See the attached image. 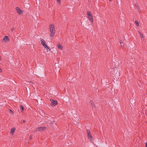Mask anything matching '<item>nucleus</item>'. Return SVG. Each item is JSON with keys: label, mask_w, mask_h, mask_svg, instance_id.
Returning <instances> with one entry per match:
<instances>
[{"label": "nucleus", "mask_w": 147, "mask_h": 147, "mask_svg": "<svg viewBox=\"0 0 147 147\" xmlns=\"http://www.w3.org/2000/svg\"><path fill=\"white\" fill-rule=\"evenodd\" d=\"M46 129V127H39L38 128H36L35 130V131H41L45 130Z\"/></svg>", "instance_id": "nucleus-3"}, {"label": "nucleus", "mask_w": 147, "mask_h": 147, "mask_svg": "<svg viewBox=\"0 0 147 147\" xmlns=\"http://www.w3.org/2000/svg\"><path fill=\"white\" fill-rule=\"evenodd\" d=\"M15 128H11L10 133L11 134V135H13L14 134V133L15 131Z\"/></svg>", "instance_id": "nucleus-10"}, {"label": "nucleus", "mask_w": 147, "mask_h": 147, "mask_svg": "<svg viewBox=\"0 0 147 147\" xmlns=\"http://www.w3.org/2000/svg\"><path fill=\"white\" fill-rule=\"evenodd\" d=\"M9 38L7 36H5L3 39V40L5 41V42H8L9 41Z\"/></svg>", "instance_id": "nucleus-6"}, {"label": "nucleus", "mask_w": 147, "mask_h": 147, "mask_svg": "<svg viewBox=\"0 0 147 147\" xmlns=\"http://www.w3.org/2000/svg\"><path fill=\"white\" fill-rule=\"evenodd\" d=\"M45 48L47 51V52H49L50 51V49H49V47L47 45L45 46L44 47Z\"/></svg>", "instance_id": "nucleus-11"}, {"label": "nucleus", "mask_w": 147, "mask_h": 147, "mask_svg": "<svg viewBox=\"0 0 147 147\" xmlns=\"http://www.w3.org/2000/svg\"><path fill=\"white\" fill-rule=\"evenodd\" d=\"M20 110L21 111H22L24 110V108H23V107L22 106V105L20 106Z\"/></svg>", "instance_id": "nucleus-13"}, {"label": "nucleus", "mask_w": 147, "mask_h": 147, "mask_svg": "<svg viewBox=\"0 0 147 147\" xmlns=\"http://www.w3.org/2000/svg\"><path fill=\"white\" fill-rule=\"evenodd\" d=\"M90 104L92 106H94V103L93 101H90Z\"/></svg>", "instance_id": "nucleus-15"}, {"label": "nucleus", "mask_w": 147, "mask_h": 147, "mask_svg": "<svg viewBox=\"0 0 147 147\" xmlns=\"http://www.w3.org/2000/svg\"><path fill=\"white\" fill-rule=\"evenodd\" d=\"M13 29H14V28H11V31H12L13 30Z\"/></svg>", "instance_id": "nucleus-21"}, {"label": "nucleus", "mask_w": 147, "mask_h": 147, "mask_svg": "<svg viewBox=\"0 0 147 147\" xmlns=\"http://www.w3.org/2000/svg\"><path fill=\"white\" fill-rule=\"evenodd\" d=\"M135 22L136 26H139V23L136 20Z\"/></svg>", "instance_id": "nucleus-14"}, {"label": "nucleus", "mask_w": 147, "mask_h": 147, "mask_svg": "<svg viewBox=\"0 0 147 147\" xmlns=\"http://www.w3.org/2000/svg\"><path fill=\"white\" fill-rule=\"evenodd\" d=\"M9 112H10V113H11L13 115L14 114V113H13V112L11 110H9Z\"/></svg>", "instance_id": "nucleus-18"}, {"label": "nucleus", "mask_w": 147, "mask_h": 147, "mask_svg": "<svg viewBox=\"0 0 147 147\" xmlns=\"http://www.w3.org/2000/svg\"><path fill=\"white\" fill-rule=\"evenodd\" d=\"M57 1L59 3H60V0H57Z\"/></svg>", "instance_id": "nucleus-20"}, {"label": "nucleus", "mask_w": 147, "mask_h": 147, "mask_svg": "<svg viewBox=\"0 0 147 147\" xmlns=\"http://www.w3.org/2000/svg\"><path fill=\"white\" fill-rule=\"evenodd\" d=\"M40 40L41 42V44L44 47H45V46L46 45L45 44V42L43 39L40 38Z\"/></svg>", "instance_id": "nucleus-7"}, {"label": "nucleus", "mask_w": 147, "mask_h": 147, "mask_svg": "<svg viewBox=\"0 0 147 147\" xmlns=\"http://www.w3.org/2000/svg\"><path fill=\"white\" fill-rule=\"evenodd\" d=\"M110 1H112V0H109Z\"/></svg>", "instance_id": "nucleus-25"}, {"label": "nucleus", "mask_w": 147, "mask_h": 147, "mask_svg": "<svg viewBox=\"0 0 147 147\" xmlns=\"http://www.w3.org/2000/svg\"><path fill=\"white\" fill-rule=\"evenodd\" d=\"M57 46L58 47L59 49L62 50L63 49V47L59 43H58Z\"/></svg>", "instance_id": "nucleus-8"}, {"label": "nucleus", "mask_w": 147, "mask_h": 147, "mask_svg": "<svg viewBox=\"0 0 147 147\" xmlns=\"http://www.w3.org/2000/svg\"><path fill=\"white\" fill-rule=\"evenodd\" d=\"M32 138V135H30L29 137L30 139H31Z\"/></svg>", "instance_id": "nucleus-19"}, {"label": "nucleus", "mask_w": 147, "mask_h": 147, "mask_svg": "<svg viewBox=\"0 0 147 147\" xmlns=\"http://www.w3.org/2000/svg\"><path fill=\"white\" fill-rule=\"evenodd\" d=\"M23 123H25V120H23Z\"/></svg>", "instance_id": "nucleus-24"}, {"label": "nucleus", "mask_w": 147, "mask_h": 147, "mask_svg": "<svg viewBox=\"0 0 147 147\" xmlns=\"http://www.w3.org/2000/svg\"><path fill=\"white\" fill-rule=\"evenodd\" d=\"M50 101L51 102V106L52 107H54L58 103L57 102V100H53L52 99H51Z\"/></svg>", "instance_id": "nucleus-4"}, {"label": "nucleus", "mask_w": 147, "mask_h": 147, "mask_svg": "<svg viewBox=\"0 0 147 147\" xmlns=\"http://www.w3.org/2000/svg\"><path fill=\"white\" fill-rule=\"evenodd\" d=\"M16 9L17 12L18 14H21L23 13V11L19 7H16Z\"/></svg>", "instance_id": "nucleus-5"}, {"label": "nucleus", "mask_w": 147, "mask_h": 147, "mask_svg": "<svg viewBox=\"0 0 147 147\" xmlns=\"http://www.w3.org/2000/svg\"><path fill=\"white\" fill-rule=\"evenodd\" d=\"M50 35L51 37L53 36L55 34V27L53 24H51L49 26Z\"/></svg>", "instance_id": "nucleus-1"}, {"label": "nucleus", "mask_w": 147, "mask_h": 147, "mask_svg": "<svg viewBox=\"0 0 147 147\" xmlns=\"http://www.w3.org/2000/svg\"><path fill=\"white\" fill-rule=\"evenodd\" d=\"M119 42L121 44V46L124 48L125 47L124 44L121 40H120Z\"/></svg>", "instance_id": "nucleus-12"}, {"label": "nucleus", "mask_w": 147, "mask_h": 147, "mask_svg": "<svg viewBox=\"0 0 147 147\" xmlns=\"http://www.w3.org/2000/svg\"><path fill=\"white\" fill-rule=\"evenodd\" d=\"M2 72V70L0 68V72Z\"/></svg>", "instance_id": "nucleus-23"}, {"label": "nucleus", "mask_w": 147, "mask_h": 147, "mask_svg": "<svg viewBox=\"0 0 147 147\" xmlns=\"http://www.w3.org/2000/svg\"><path fill=\"white\" fill-rule=\"evenodd\" d=\"M87 133L88 134H88H90V132L89 130H88V129L87 130Z\"/></svg>", "instance_id": "nucleus-17"}, {"label": "nucleus", "mask_w": 147, "mask_h": 147, "mask_svg": "<svg viewBox=\"0 0 147 147\" xmlns=\"http://www.w3.org/2000/svg\"><path fill=\"white\" fill-rule=\"evenodd\" d=\"M145 146L146 147H147V142L145 143Z\"/></svg>", "instance_id": "nucleus-22"}, {"label": "nucleus", "mask_w": 147, "mask_h": 147, "mask_svg": "<svg viewBox=\"0 0 147 147\" xmlns=\"http://www.w3.org/2000/svg\"><path fill=\"white\" fill-rule=\"evenodd\" d=\"M87 14L89 20L91 23H92L93 22V19L91 13L89 11H87Z\"/></svg>", "instance_id": "nucleus-2"}, {"label": "nucleus", "mask_w": 147, "mask_h": 147, "mask_svg": "<svg viewBox=\"0 0 147 147\" xmlns=\"http://www.w3.org/2000/svg\"><path fill=\"white\" fill-rule=\"evenodd\" d=\"M139 32L140 34V37H141L142 38H143V36L142 34L140 32Z\"/></svg>", "instance_id": "nucleus-16"}, {"label": "nucleus", "mask_w": 147, "mask_h": 147, "mask_svg": "<svg viewBox=\"0 0 147 147\" xmlns=\"http://www.w3.org/2000/svg\"><path fill=\"white\" fill-rule=\"evenodd\" d=\"M88 139L90 141H92V140L93 138L91 136V134H88Z\"/></svg>", "instance_id": "nucleus-9"}]
</instances>
